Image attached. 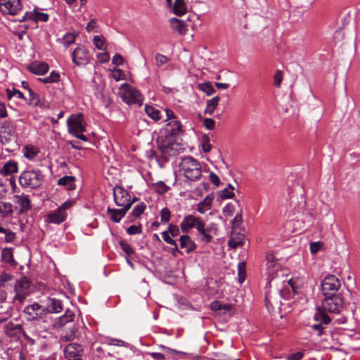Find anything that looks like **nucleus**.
<instances>
[{
	"instance_id": "1",
	"label": "nucleus",
	"mask_w": 360,
	"mask_h": 360,
	"mask_svg": "<svg viewBox=\"0 0 360 360\" xmlns=\"http://www.w3.org/2000/svg\"><path fill=\"white\" fill-rule=\"evenodd\" d=\"M349 295L350 292L348 289H346L345 291L342 290V291L338 294L323 295L325 299L322 301L321 307L316 308L314 319L316 321H321L325 323V325L330 323L331 319L326 311L340 314L347 303L346 296Z\"/></svg>"
},
{
	"instance_id": "2",
	"label": "nucleus",
	"mask_w": 360,
	"mask_h": 360,
	"mask_svg": "<svg viewBox=\"0 0 360 360\" xmlns=\"http://www.w3.org/2000/svg\"><path fill=\"white\" fill-rule=\"evenodd\" d=\"M179 167L184 176L190 181H197L202 175L201 164L191 156L182 158Z\"/></svg>"
},
{
	"instance_id": "3",
	"label": "nucleus",
	"mask_w": 360,
	"mask_h": 360,
	"mask_svg": "<svg viewBox=\"0 0 360 360\" xmlns=\"http://www.w3.org/2000/svg\"><path fill=\"white\" fill-rule=\"evenodd\" d=\"M18 181L22 188L35 189L42 185L44 175L39 169H27L20 174Z\"/></svg>"
},
{
	"instance_id": "4",
	"label": "nucleus",
	"mask_w": 360,
	"mask_h": 360,
	"mask_svg": "<svg viewBox=\"0 0 360 360\" xmlns=\"http://www.w3.org/2000/svg\"><path fill=\"white\" fill-rule=\"evenodd\" d=\"M156 142L158 148L161 151L162 154L168 156L175 154L174 152L175 136L173 135L167 133L162 129L160 132Z\"/></svg>"
},
{
	"instance_id": "5",
	"label": "nucleus",
	"mask_w": 360,
	"mask_h": 360,
	"mask_svg": "<svg viewBox=\"0 0 360 360\" xmlns=\"http://www.w3.org/2000/svg\"><path fill=\"white\" fill-rule=\"evenodd\" d=\"M30 281L25 276H22L20 279L17 280L14 285L15 295L13 297V301H18L20 304H22L30 295Z\"/></svg>"
},
{
	"instance_id": "6",
	"label": "nucleus",
	"mask_w": 360,
	"mask_h": 360,
	"mask_svg": "<svg viewBox=\"0 0 360 360\" xmlns=\"http://www.w3.org/2000/svg\"><path fill=\"white\" fill-rule=\"evenodd\" d=\"M122 92L121 94V98L124 102L127 104H138L139 105H142V96L139 91L134 87L131 86L127 84H124L122 86Z\"/></svg>"
},
{
	"instance_id": "7",
	"label": "nucleus",
	"mask_w": 360,
	"mask_h": 360,
	"mask_svg": "<svg viewBox=\"0 0 360 360\" xmlns=\"http://www.w3.org/2000/svg\"><path fill=\"white\" fill-rule=\"evenodd\" d=\"M23 312L29 321L44 320L46 316L44 307L37 302L27 305L25 307Z\"/></svg>"
},
{
	"instance_id": "8",
	"label": "nucleus",
	"mask_w": 360,
	"mask_h": 360,
	"mask_svg": "<svg viewBox=\"0 0 360 360\" xmlns=\"http://www.w3.org/2000/svg\"><path fill=\"white\" fill-rule=\"evenodd\" d=\"M340 286V280L334 275H329L321 282V291L323 295L337 294Z\"/></svg>"
},
{
	"instance_id": "9",
	"label": "nucleus",
	"mask_w": 360,
	"mask_h": 360,
	"mask_svg": "<svg viewBox=\"0 0 360 360\" xmlns=\"http://www.w3.org/2000/svg\"><path fill=\"white\" fill-rule=\"evenodd\" d=\"M113 198L115 204L119 207H122V208L129 205L130 209L133 204L129 193L118 186L113 188Z\"/></svg>"
},
{
	"instance_id": "10",
	"label": "nucleus",
	"mask_w": 360,
	"mask_h": 360,
	"mask_svg": "<svg viewBox=\"0 0 360 360\" xmlns=\"http://www.w3.org/2000/svg\"><path fill=\"white\" fill-rule=\"evenodd\" d=\"M21 9L20 0H0V11L3 15H14Z\"/></svg>"
},
{
	"instance_id": "11",
	"label": "nucleus",
	"mask_w": 360,
	"mask_h": 360,
	"mask_svg": "<svg viewBox=\"0 0 360 360\" xmlns=\"http://www.w3.org/2000/svg\"><path fill=\"white\" fill-rule=\"evenodd\" d=\"M72 205V201L65 202L57 210L48 214V220L51 223L60 224L64 221L67 217L66 209Z\"/></svg>"
},
{
	"instance_id": "12",
	"label": "nucleus",
	"mask_w": 360,
	"mask_h": 360,
	"mask_svg": "<svg viewBox=\"0 0 360 360\" xmlns=\"http://www.w3.org/2000/svg\"><path fill=\"white\" fill-rule=\"evenodd\" d=\"M69 131L72 134L85 131V123L81 113L71 115L67 121Z\"/></svg>"
},
{
	"instance_id": "13",
	"label": "nucleus",
	"mask_w": 360,
	"mask_h": 360,
	"mask_svg": "<svg viewBox=\"0 0 360 360\" xmlns=\"http://www.w3.org/2000/svg\"><path fill=\"white\" fill-rule=\"evenodd\" d=\"M202 220L192 214H188L184 217L180 226L181 229L184 233H188L191 229H198V226L202 223Z\"/></svg>"
},
{
	"instance_id": "14",
	"label": "nucleus",
	"mask_w": 360,
	"mask_h": 360,
	"mask_svg": "<svg viewBox=\"0 0 360 360\" xmlns=\"http://www.w3.org/2000/svg\"><path fill=\"white\" fill-rule=\"evenodd\" d=\"M72 61L77 65H84L89 61V53L83 46L77 47L72 54Z\"/></svg>"
},
{
	"instance_id": "15",
	"label": "nucleus",
	"mask_w": 360,
	"mask_h": 360,
	"mask_svg": "<svg viewBox=\"0 0 360 360\" xmlns=\"http://www.w3.org/2000/svg\"><path fill=\"white\" fill-rule=\"evenodd\" d=\"M14 202L20 206L19 214L27 213L32 209L31 202L27 195L25 194L15 195Z\"/></svg>"
},
{
	"instance_id": "16",
	"label": "nucleus",
	"mask_w": 360,
	"mask_h": 360,
	"mask_svg": "<svg viewBox=\"0 0 360 360\" xmlns=\"http://www.w3.org/2000/svg\"><path fill=\"white\" fill-rule=\"evenodd\" d=\"M82 348L78 344H69L64 349V354L66 359H81Z\"/></svg>"
},
{
	"instance_id": "17",
	"label": "nucleus",
	"mask_w": 360,
	"mask_h": 360,
	"mask_svg": "<svg viewBox=\"0 0 360 360\" xmlns=\"http://www.w3.org/2000/svg\"><path fill=\"white\" fill-rule=\"evenodd\" d=\"M44 309L46 315L49 313H59L63 309V303L58 299L49 297L46 306L44 307Z\"/></svg>"
},
{
	"instance_id": "18",
	"label": "nucleus",
	"mask_w": 360,
	"mask_h": 360,
	"mask_svg": "<svg viewBox=\"0 0 360 360\" xmlns=\"http://www.w3.org/2000/svg\"><path fill=\"white\" fill-rule=\"evenodd\" d=\"M129 210V205L124 208L121 209H113L108 207L107 213L110 217V219L115 222L118 223L120 221L122 217H124L127 213V212Z\"/></svg>"
},
{
	"instance_id": "19",
	"label": "nucleus",
	"mask_w": 360,
	"mask_h": 360,
	"mask_svg": "<svg viewBox=\"0 0 360 360\" xmlns=\"http://www.w3.org/2000/svg\"><path fill=\"white\" fill-rule=\"evenodd\" d=\"M179 242L181 248L184 249L187 254H190L194 251L197 247L195 243L188 235L181 236L179 238Z\"/></svg>"
},
{
	"instance_id": "20",
	"label": "nucleus",
	"mask_w": 360,
	"mask_h": 360,
	"mask_svg": "<svg viewBox=\"0 0 360 360\" xmlns=\"http://www.w3.org/2000/svg\"><path fill=\"white\" fill-rule=\"evenodd\" d=\"M18 171V162L14 160H9L4 163L0 169V174L3 176H10L17 173Z\"/></svg>"
},
{
	"instance_id": "21",
	"label": "nucleus",
	"mask_w": 360,
	"mask_h": 360,
	"mask_svg": "<svg viewBox=\"0 0 360 360\" xmlns=\"http://www.w3.org/2000/svg\"><path fill=\"white\" fill-rule=\"evenodd\" d=\"M49 65L46 63H33L27 67V70L33 74L41 75L49 70Z\"/></svg>"
},
{
	"instance_id": "22",
	"label": "nucleus",
	"mask_w": 360,
	"mask_h": 360,
	"mask_svg": "<svg viewBox=\"0 0 360 360\" xmlns=\"http://www.w3.org/2000/svg\"><path fill=\"white\" fill-rule=\"evenodd\" d=\"M26 20H32L36 22H46L49 20V15L44 13L37 12L35 11L33 12H26L21 21Z\"/></svg>"
},
{
	"instance_id": "23",
	"label": "nucleus",
	"mask_w": 360,
	"mask_h": 360,
	"mask_svg": "<svg viewBox=\"0 0 360 360\" xmlns=\"http://www.w3.org/2000/svg\"><path fill=\"white\" fill-rule=\"evenodd\" d=\"M170 26L174 31L177 32L179 34H185L187 31L186 22L176 18L170 20Z\"/></svg>"
},
{
	"instance_id": "24",
	"label": "nucleus",
	"mask_w": 360,
	"mask_h": 360,
	"mask_svg": "<svg viewBox=\"0 0 360 360\" xmlns=\"http://www.w3.org/2000/svg\"><path fill=\"white\" fill-rule=\"evenodd\" d=\"M163 130L176 137L181 130V125L180 122L173 120L166 124Z\"/></svg>"
},
{
	"instance_id": "25",
	"label": "nucleus",
	"mask_w": 360,
	"mask_h": 360,
	"mask_svg": "<svg viewBox=\"0 0 360 360\" xmlns=\"http://www.w3.org/2000/svg\"><path fill=\"white\" fill-rule=\"evenodd\" d=\"M5 332L8 336L19 338L22 332V327L20 324L8 323L5 327Z\"/></svg>"
},
{
	"instance_id": "26",
	"label": "nucleus",
	"mask_w": 360,
	"mask_h": 360,
	"mask_svg": "<svg viewBox=\"0 0 360 360\" xmlns=\"http://www.w3.org/2000/svg\"><path fill=\"white\" fill-rule=\"evenodd\" d=\"M220 101V97L219 96H216L212 99L207 100L206 103V108L204 111L205 115H212L214 110L219 105Z\"/></svg>"
},
{
	"instance_id": "27",
	"label": "nucleus",
	"mask_w": 360,
	"mask_h": 360,
	"mask_svg": "<svg viewBox=\"0 0 360 360\" xmlns=\"http://www.w3.org/2000/svg\"><path fill=\"white\" fill-rule=\"evenodd\" d=\"M200 235H201V240L205 243H210L212 240V236L210 234V229L205 228L204 221L198 226L197 229Z\"/></svg>"
},
{
	"instance_id": "28",
	"label": "nucleus",
	"mask_w": 360,
	"mask_h": 360,
	"mask_svg": "<svg viewBox=\"0 0 360 360\" xmlns=\"http://www.w3.org/2000/svg\"><path fill=\"white\" fill-rule=\"evenodd\" d=\"M266 265H267V270L269 274H272L274 272H277V271L279 269L280 266L276 262V259L273 254H267L266 255Z\"/></svg>"
},
{
	"instance_id": "29",
	"label": "nucleus",
	"mask_w": 360,
	"mask_h": 360,
	"mask_svg": "<svg viewBox=\"0 0 360 360\" xmlns=\"http://www.w3.org/2000/svg\"><path fill=\"white\" fill-rule=\"evenodd\" d=\"M265 304L269 312L274 311L275 309H280L281 301L270 295H266L265 297Z\"/></svg>"
},
{
	"instance_id": "30",
	"label": "nucleus",
	"mask_w": 360,
	"mask_h": 360,
	"mask_svg": "<svg viewBox=\"0 0 360 360\" xmlns=\"http://www.w3.org/2000/svg\"><path fill=\"white\" fill-rule=\"evenodd\" d=\"M75 178L72 176H65L58 181V184L65 186L68 190H73L75 188Z\"/></svg>"
},
{
	"instance_id": "31",
	"label": "nucleus",
	"mask_w": 360,
	"mask_h": 360,
	"mask_svg": "<svg viewBox=\"0 0 360 360\" xmlns=\"http://www.w3.org/2000/svg\"><path fill=\"white\" fill-rule=\"evenodd\" d=\"M1 257L2 259L7 263H9L12 265L16 264V262L13 258V248H4L1 252Z\"/></svg>"
},
{
	"instance_id": "32",
	"label": "nucleus",
	"mask_w": 360,
	"mask_h": 360,
	"mask_svg": "<svg viewBox=\"0 0 360 360\" xmlns=\"http://www.w3.org/2000/svg\"><path fill=\"white\" fill-rule=\"evenodd\" d=\"M213 200V198L207 195L202 201L198 203L197 207V211L201 214L205 213V212L210 209L212 202Z\"/></svg>"
},
{
	"instance_id": "33",
	"label": "nucleus",
	"mask_w": 360,
	"mask_h": 360,
	"mask_svg": "<svg viewBox=\"0 0 360 360\" xmlns=\"http://www.w3.org/2000/svg\"><path fill=\"white\" fill-rule=\"evenodd\" d=\"M13 212V205L10 202H0V214L3 217L11 215Z\"/></svg>"
},
{
	"instance_id": "34",
	"label": "nucleus",
	"mask_w": 360,
	"mask_h": 360,
	"mask_svg": "<svg viewBox=\"0 0 360 360\" xmlns=\"http://www.w3.org/2000/svg\"><path fill=\"white\" fill-rule=\"evenodd\" d=\"M23 151H24V156L28 159V160H34V158L38 155L39 153V150L38 149L34 147V146H26L24 147L23 148Z\"/></svg>"
},
{
	"instance_id": "35",
	"label": "nucleus",
	"mask_w": 360,
	"mask_h": 360,
	"mask_svg": "<svg viewBox=\"0 0 360 360\" xmlns=\"http://www.w3.org/2000/svg\"><path fill=\"white\" fill-rule=\"evenodd\" d=\"M145 111L146 114L155 121H158L161 118L160 110L153 106L146 105Z\"/></svg>"
},
{
	"instance_id": "36",
	"label": "nucleus",
	"mask_w": 360,
	"mask_h": 360,
	"mask_svg": "<svg viewBox=\"0 0 360 360\" xmlns=\"http://www.w3.org/2000/svg\"><path fill=\"white\" fill-rule=\"evenodd\" d=\"M74 313L70 310H66L65 314L58 319V324L59 326H63L66 323L73 321Z\"/></svg>"
},
{
	"instance_id": "37",
	"label": "nucleus",
	"mask_w": 360,
	"mask_h": 360,
	"mask_svg": "<svg viewBox=\"0 0 360 360\" xmlns=\"http://www.w3.org/2000/svg\"><path fill=\"white\" fill-rule=\"evenodd\" d=\"M186 7L183 0H176L173 6V12L177 15H182L186 13Z\"/></svg>"
},
{
	"instance_id": "38",
	"label": "nucleus",
	"mask_w": 360,
	"mask_h": 360,
	"mask_svg": "<svg viewBox=\"0 0 360 360\" xmlns=\"http://www.w3.org/2000/svg\"><path fill=\"white\" fill-rule=\"evenodd\" d=\"M198 89L204 92L207 96H211L216 91L210 82L199 84L198 85Z\"/></svg>"
},
{
	"instance_id": "39",
	"label": "nucleus",
	"mask_w": 360,
	"mask_h": 360,
	"mask_svg": "<svg viewBox=\"0 0 360 360\" xmlns=\"http://www.w3.org/2000/svg\"><path fill=\"white\" fill-rule=\"evenodd\" d=\"M210 308L213 311H229L231 309V305L229 304H223L219 301H213L210 304Z\"/></svg>"
},
{
	"instance_id": "40",
	"label": "nucleus",
	"mask_w": 360,
	"mask_h": 360,
	"mask_svg": "<svg viewBox=\"0 0 360 360\" xmlns=\"http://www.w3.org/2000/svg\"><path fill=\"white\" fill-rule=\"evenodd\" d=\"M29 102L28 104L33 105L34 107L36 106H43V103H41L39 96L37 94L34 92L32 89H29Z\"/></svg>"
},
{
	"instance_id": "41",
	"label": "nucleus",
	"mask_w": 360,
	"mask_h": 360,
	"mask_svg": "<svg viewBox=\"0 0 360 360\" xmlns=\"http://www.w3.org/2000/svg\"><path fill=\"white\" fill-rule=\"evenodd\" d=\"M238 282L242 283L246 277V264L244 262H239L238 264Z\"/></svg>"
},
{
	"instance_id": "42",
	"label": "nucleus",
	"mask_w": 360,
	"mask_h": 360,
	"mask_svg": "<svg viewBox=\"0 0 360 360\" xmlns=\"http://www.w3.org/2000/svg\"><path fill=\"white\" fill-rule=\"evenodd\" d=\"M76 37H77V34L74 33V32H70V33L65 34L62 39V40L63 41V44L65 46H69L70 45H71L72 44H73L75 42Z\"/></svg>"
},
{
	"instance_id": "43",
	"label": "nucleus",
	"mask_w": 360,
	"mask_h": 360,
	"mask_svg": "<svg viewBox=\"0 0 360 360\" xmlns=\"http://www.w3.org/2000/svg\"><path fill=\"white\" fill-rule=\"evenodd\" d=\"M146 208V205L143 202H141V203L136 205L132 210V212H131L132 216H134L136 218L139 217L143 213Z\"/></svg>"
},
{
	"instance_id": "44",
	"label": "nucleus",
	"mask_w": 360,
	"mask_h": 360,
	"mask_svg": "<svg viewBox=\"0 0 360 360\" xmlns=\"http://www.w3.org/2000/svg\"><path fill=\"white\" fill-rule=\"evenodd\" d=\"M6 94L8 99H11L14 96H18L19 98L22 100L26 99L24 94L15 88H13L12 89H7Z\"/></svg>"
},
{
	"instance_id": "45",
	"label": "nucleus",
	"mask_w": 360,
	"mask_h": 360,
	"mask_svg": "<svg viewBox=\"0 0 360 360\" xmlns=\"http://www.w3.org/2000/svg\"><path fill=\"white\" fill-rule=\"evenodd\" d=\"M210 139L207 135L202 136V148L203 151L206 153H209L212 149V146L210 143Z\"/></svg>"
},
{
	"instance_id": "46",
	"label": "nucleus",
	"mask_w": 360,
	"mask_h": 360,
	"mask_svg": "<svg viewBox=\"0 0 360 360\" xmlns=\"http://www.w3.org/2000/svg\"><path fill=\"white\" fill-rule=\"evenodd\" d=\"M169 61V58L166 56L161 53H157L155 55V62L158 67H160L165 64H167Z\"/></svg>"
},
{
	"instance_id": "47",
	"label": "nucleus",
	"mask_w": 360,
	"mask_h": 360,
	"mask_svg": "<svg viewBox=\"0 0 360 360\" xmlns=\"http://www.w3.org/2000/svg\"><path fill=\"white\" fill-rule=\"evenodd\" d=\"M156 191L160 194H164L166 193L169 187L163 182L159 181L157 184H154Z\"/></svg>"
},
{
	"instance_id": "48",
	"label": "nucleus",
	"mask_w": 360,
	"mask_h": 360,
	"mask_svg": "<svg viewBox=\"0 0 360 360\" xmlns=\"http://www.w3.org/2000/svg\"><path fill=\"white\" fill-rule=\"evenodd\" d=\"M105 42V39L103 36H95L94 37V44L95 46L100 50L104 49L103 45Z\"/></svg>"
},
{
	"instance_id": "49",
	"label": "nucleus",
	"mask_w": 360,
	"mask_h": 360,
	"mask_svg": "<svg viewBox=\"0 0 360 360\" xmlns=\"http://www.w3.org/2000/svg\"><path fill=\"white\" fill-rule=\"evenodd\" d=\"M121 249L129 256L134 253L132 248L126 242L121 240L119 242Z\"/></svg>"
},
{
	"instance_id": "50",
	"label": "nucleus",
	"mask_w": 360,
	"mask_h": 360,
	"mask_svg": "<svg viewBox=\"0 0 360 360\" xmlns=\"http://www.w3.org/2000/svg\"><path fill=\"white\" fill-rule=\"evenodd\" d=\"M161 221L167 223L169 221L171 217V212L167 207L162 209L160 212Z\"/></svg>"
},
{
	"instance_id": "51",
	"label": "nucleus",
	"mask_w": 360,
	"mask_h": 360,
	"mask_svg": "<svg viewBox=\"0 0 360 360\" xmlns=\"http://www.w3.org/2000/svg\"><path fill=\"white\" fill-rule=\"evenodd\" d=\"M13 275L7 273L0 274V286L4 287L6 283L13 279Z\"/></svg>"
},
{
	"instance_id": "52",
	"label": "nucleus",
	"mask_w": 360,
	"mask_h": 360,
	"mask_svg": "<svg viewBox=\"0 0 360 360\" xmlns=\"http://www.w3.org/2000/svg\"><path fill=\"white\" fill-rule=\"evenodd\" d=\"M142 232L141 225L139 224L138 226L131 225L127 229V233L129 235H135L137 233H141Z\"/></svg>"
},
{
	"instance_id": "53",
	"label": "nucleus",
	"mask_w": 360,
	"mask_h": 360,
	"mask_svg": "<svg viewBox=\"0 0 360 360\" xmlns=\"http://www.w3.org/2000/svg\"><path fill=\"white\" fill-rule=\"evenodd\" d=\"M283 80V72L277 70L274 75V84L276 86L279 87Z\"/></svg>"
},
{
	"instance_id": "54",
	"label": "nucleus",
	"mask_w": 360,
	"mask_h": 360,
	"mask_svg": "<svg viewBox=\"0 0 360 360\" xmlns=\"http://www.w3.org/2000/svg\"><path fill=\"white\" fill-rule=\"evenodd\" d=\"M203 124L209 130H213L215 128V121L212 118H205L203 120Z\"/></svg>"
},
{
	"instance_id": "55",
	"label": "nucleus",
	"mask_w": 360,
	"mask_h": 360,
	"mask_svg": "<svg viewBox=\"0 0 360 360\" xmlns=\"http://www.w3.org/2000/svg\"><path fill=\"white\" fill-rule=\"evenodd\" d=\"M318 323L314 324L311 326V328L314 330L317 331V335L321 336L323 334L324 327L323 326V323L321 321H318Z\"/></svg>"
},
{
	"instance_id": "56",
	"label": "nucleus",
	"mask_w": 360,
	"mask_h": 360,
	"mask_svg": "<svg viewBox=\"0 0 360 360\" xmlns=\"http://www.w3.org/2000/svg\"><path fill=\"white\" fill-rule=\"evenodd\" d=\"M233 212L234 206L231 203L227 204L223 209V213L225 216L231 217L233 214Z\"/></svg>"
},
{
	"instance_id": "57",
	"label": "nucleus",
	"mask_w": 360,
	"mask_h": 360,
	"mask_svg": "<svg viewBox=\"0 0 360 360\" xmlns=\"http://www.w3.org/2000/svg\"><path fill=\"white\" fill-rule=\"evenodd\" d=\"M323 246L321 242H313L310 244V250L312 254H316L320 248Z\"/></svg>"
},
{
	"instance_id": "58",
	"label": "nucleus",
	"mask_w": 360,
	"mask_h": 360,
	"mask_svg": "<svg viewBox=\"0 0 360 360\" xmlns=\"http://www.w3.org/2000/svg\"><path fill=\"white\" fill-rule=\"evenodd\" d=\"M167 231H169V233H170L172 237H176L180 233L179 227L173 224L169 226Z\"/></svg>"
},
{
	"instance_id": "59",
	"label": "nucleus",
	"mask_w": 360,
	"mask_h": 360,
	"mask_svg": "<svg viewBox=\"0 0 360 360\" xmlns=\"http://www.w3.org/2000/svg\"><path fill=\"white\" fill-rule=\"evenodd\" d=\"M97 58L99 60L100 63H105L109 61L110 55L108 52L99 53L97 55Z\"/></svg>"
},
{
	"instance_id": "60",
	"label": "nucleus",
	"mask_w": 360,
	"mask_h": 360,
	"mask_svg": "<svg viewBox=\"0 0 360 360\" xmlns=\"http://www.w3.org/2000/svg\"><path fill=\"white\" fill-rule=\"evenodd\" d=\"M112 63L116 65H121L124 63V58L121 55L117 53L113 56Z\"/></svg>"
},
{
	"instance_id": "61",
	"label": "nucleus",
	"mask_w": 360,
	"mask_h": 360,
	"mask_svg": "<svg viewBox=\"0 0 360 360\" xmlns=\"http://www.w3.org/2000/svg\"><path fill=\"white\" fill-rule=\"evenodd\" d=\"M163 240L168 244H175V240L169 236V231H165L162 233Z\"/></svg>"
},
{
	"instance_id": "62",
	"label": "nucleus",
	"mask_w": 360,
	"mask_h": 360,
	"mask_svg": "<svg viewBox=\"0 0 360 360\" xmlns=\"http://www.w3.org/2000/svg\"><path fill=\"white\" fill-rule=\"evenodd\" d=\"M234 196V193L228 188H225L221 191L220 197L223 199H230Z\"/></svg>"
},
{
	"instance_id": "63",
	"label": "nucleus",
	"mask_w": 360,
	"mask_h": 360,
	"mask_svg": "<svg viewBox=\"0 0 360 360\" xmlns=\"http://www.w3.org/2000/svg\"><path fill=\"white\" fill-rule=\"evenodd\" d=\"M5 235V241L6 243H11L15 238V233L11 230L8 229Z\"/></svg>"
},
{
	"instance_id": "64",
	"label": "nucleus",
	"mask_w": 360,
	"mask_h": 360,
	"mask_svg": "<svg viewBox=\"0 0 360 360\" xmlns=\"http://www.w3.org/2000/svg\"><path fill=\"white\" fill-rule=\"evenodd\" d=\"M210 180L211 181V182L214 184L216 186H219L220 184V179L218 177V176L214 174V172H211L210 174Z\"/></svg>"
}]
</instances>
